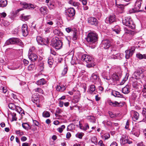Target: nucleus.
<instances>
[{"label":"nucleus","mask_w":146,"mask_h":146,"mask_svg":"<svg viewBox=\"0 0 146 146\" xmlns=\"http://www.w3.org/2000/svg\"><path fill=\"white\" fill-rule=\"evenodd\" d=\"M98 39V35L94 32H90L89 33L86 38L89 44L90 45H94V46H95L94 44L97 43Z\"/></svg>","instance_id":"obj_1"},{"label":"nucleus","mask_w":146,"mask_h":146,"mask_svg":"<svg viewBox=\"0 0 146 146\" xmlns=\"http://www.w3.org/2000/svg\"><path fill=\"white\" fill-rule=\"evenodd\" d=\"M81 60L87 63L86 66L88 67H93L95 65L93 59L90 56L84 54L82 56Z\"/></svg>","instance_id":"obj_2"},{"label":"nucleus","mask_w":146,"mask_h":146,"mask_svg":"<svg viewBox=\"0 0 146 146\" xmlns=\"http://www.w3.org/2000/svg\"><path fill=\"white\" fill-rule=\"evenodd\" d=\"M122 23L124 25L131 29H133L135 27V25L130 17H125L123 19Z\"/></svg>","instance_id":"obj_3"},{"label":"nucleus","mask_w":146,"mask_h":146,"mask_svg":"<svg viewBox=\"0 0 146 146\" xmlns=\"http://www.w3.org/2000/svg\"><path fill=\"white\" fill-rule=\"evenodd\" d=\"M65 15L68 20H72L75 14V11L74 9L70 7L65 11Z\"/></svg>","instance_id":"obj_4"},{"label":"nucleus","mask_w":146,"mask_h":146,"mask_svg":"<svg viewBox=\"0 0 146 146\" xmlns=\"http://www.w3.org/2000/svg\"><path fill=\"white\" fill-rule=\"evenodd\" d=\"M51 44L52 46L57 50L59 49L62 47V43L58 38H53Z\"/></svg>","instance_id":"obj_5"},{"label":"nucleus","mask_w":146,"mask_h":146,"mask_svg":"<svg viewBox=\"0 0 146 146\" xmlns=\"http://www.w3.org/2000/svg\"><path fill=\"white\" fill-rule=\"evenodd\" d=\"M143 2L142 0H137L135 2L134 8L132 9V11L130 10V13L139 11V9H140L141 5Z\"/></svg>","instance_id":"obj_6"},{"label":"nucleus","mask_w":146,"mask_h":146,"mask_svg":"<svg viewBox=\"0 0 146 146\" xmlns=\"http://www.w3.org/2000/svg\"><path fill=\"white\" fill-rule=\"evenodd\" d=\"M21 42V40L18 38H12L7 40L6 42V45H9L10 44H18Z\"/></svg>","instance_id":"obj_7"},{"label":"nucleus","mask_w":146,"mask_h":146,"mask_svg":"<svg viewBox=\"0 0 146 146\" xmlns=\"http://www.w3.org/2000/svg\"><path fill=\"white\" fill-rule=\"evenodd\" d=\"M101 45L102 48L108 49L111 45V42L107 39L103 40L102 42Z\"/></svg>","instance_id":"obj_8"},{"label":"nucleus","mask_w":146,"mask_h":146,"mask_svg":"<svg viewBox=\"0 0 146 146\" xmlns=\"http://www.w3.org/2000/svg\"><path fill=\"white\" fill-rule=\"evenodd\" d=\"M135 47L132 46L131 47L130 49L127 50L125 51V58L126 59H129L130 57L132 56L135 50Z\"/></svg>","instance_id":"obj_9"},{"label":"nucleus","mask_w":146,"mask_h":146,"mask_svg":"<svg viewBox=\"0 0 146 146\" xmlns=\"http://www.w3.org/2000/svg\"><path fill=\"white\" fill-rule=\"evenodd\" d=\"M36 40L38 44L41 45H46L48 44L49 42L48 39L45 40L40 36H37L36 37Z\"/></svg>","instance_id":"obj_10"},{"label":"nucleus","mask_w":146,"mask_h":146,"mask_svg":"<svg viewBox=\"0 0 146 146\" xmlns=\"http://www.w3.org/2000/svg\"><path fill=\"white\" fill-rule=\"evenodd\" d=\"M116 16L115 15H112L107 17L105 19V22L107 23L111 24L116 21Z\"/></svg>","instance_id":"obj_11"},{"label":"nucleus","mask_w":146,"mask_h":146,"mask_svg":"<svg viewBox=\"0 0 146 146\" xmlns=\"http://www.w3.org/2000/svg\"><path fill=\"white\" fill-rule=\"evenodd\" d=\"M120 142L121 144L122 145H124L127 143L130 144L132 143L131 141L128 140L127 137L125 136L122 137L120 139Z\"/></svg>","instance_id":"obj_12"},{"label":"nucleus","mask_w":146,"mask_h":146,"mask_svg":"<svg viewBox=\"0 0 146 146\" xmlns=\"http://www.w3.org/2000/svg\"><path fill=\"white\" fill-rule=\"evenodd\" d=\"M88 22L90 25H96L98 23L97 19L94 17H91L88 19Z\"/></svg>","instance_id":"obj_13"},{"label":"nucleus","mask_w":146,"mask_h":146,"mask_svg":"<svg viewBox=\"0 0 146 146\" xmlns=\"http://www.w3.org/2000/svg\"><path fill=\"white\" fill-rule=\"evenodd\" d=\"M108 52L109 53V54L112 56L111 57L112 58L115 59L117 58V56H118L119 54H118L115 49L111 48L110 50H109L108 51Z\"/></svg>","instance_id":"obj_14"},{"label":"nucleus","mask_w":146,"mask_h":146,"mask_svg":"<svg viewBox=\"0 0 146 146\" xmlns=\"http://www.w3.org/2000/svg\"><path fill=\"white\" fill-rule=\"evenodd\" d=\"M21 4L23 6V8L24 9H29L34 8L33 5L32 4H27L25 2H22L21 3Z\"/></svg>","instance_id":"obj_15"},{"label":"nucleus","mask_w":146,"mask_h":146,"mask_svg":"<svg viewBox=\"0 0 146 146\" xmlns=\"http://www.w3.org/2000/svg\"><path fill=\"white\" fill-rule=\"evenodd\" d=\"M39 11L40 14L43 16L48 14V10L46 7L43 6L40 7L39 9Z\"/></svg>","instance_id":"obj_16"},{"label":"nucleus","mask_w":146,"mask_h":146,"mask_svg":"<svg viewBox=\"0 0 146 146\" xmlns=\"http://www.w3.org/2000/svg\"><path fill=\"white\" fill-rule=\"evenodd\" d=\"M109 104L110 105H112L113 106L115 107H121L124 105V103L123 102H118L117 101H114V102H113L110 101L109 102Z\"/></svg>","instance_id":"obj_17"},{"label":"nucleus","mask_w":146,"mask_h":146,"mask_svg":"<svg viewBox=\"0 0 146 146\" xmlns=\"http://www.w3.org/2000/svg\"><path fill=\"white\" fill-rule=\"evenodd\" d=\"M80 94L79 91H77L76 92V94L74 96L73 100L76 103L78 102L80 100Z\"/></svg>","instance_id":"obj_18"},{"label":"nucleus","mask_w":146,"mask_h":146,"mask_svg":"<svg viewBox=\"0 0 146 146\" xmlns=\"http://www.w3.org/2000/svg\"><path fill=\"white\" fill-rule=\"evenodd\" d=\"M32 100L34 103L37 104L39 102V98L37 94H33L32 97Z\"/></svg>","instance_id":"obj_19"},{"label":"nucleus","mask_w":146,"mask_h":146,"mask_svg":"<svg viewBox=\"0 0 146 146\" xmlns=\"http://www.w3.org/2000/svg\"><path fill=\"white\" fill-rule=\"evenodd\" d=\"M16 114L15 113H10L8 114V117L9 119H11V121H16L17 120V118L16 117Z\"/></svg>","instance_id":"obj_20"},{"label":"nucleus","mask_w":146,"mask_h":146,"mask_svg":"<svg viewBox=\"0 0 146 146\" xmlns=\"http://www.w3.org/2000/svg\"><path fill=\"white\" fill-rule=\"evenodd\" d=\"M29 58L31 61L34 62L38 58V56L35 54L32 53L29 55Z\"/></svg>","instance_id":"obj_21"},{"label":"nucleus","mask_w":146,"mask_h":146,"mask_svg":"<svg viewBox=\"0 0 146 146\" xmlns=\"http://www.w3.org/2000/svg\"><path fill=\"white\" fill-rule=\"evenodd\" d=\"M130 87L129 85H127L122 89V92L125 94H128L130 91Z\"/></svg>","instance_id":"obj_22"},{"label":"nucleus","mask_w":146,"mask_h":146,"mask_svg":"<svg viewBox=\"0 0 146 146\" xmlns=\"http://www.w3.org/2000/svg\"><path fill=\"white\" fill-rule=\"evenodd\" d=\"M96 87L94 85H91L90 86L89 92L91 94H96Z\"/></svg>","instance_id":"obj_23"},{"label":"nucleus","mask_w":146,"mask_h":146,"mask_svg":"<svg viewBox=\"0 0 146 146\" xmlns=\"http://www.w3.org/2000/svg\"><path fill=\"white\" fill-rule=\"evenodd\" d=\"M30 18V15H25L24 14L21 15L20 16L21 19L24 21H27Z\"/></svg>","instance_id":"obj_24"},{"label":"nucleus","mask_w":146,"mask_h":146,"mask_svg":"<svg viewBox=\"0 0 146 146\" xmlns=\"http://www.w3.org/2000/svg\"><path fill=\"white\" fill-rule=\"evenodd\" d=\"M139 117V113L136 111H134L133 115L132 117V119L133 121H135L138 120Z\"/></svg>","instance_id":"obj_25"},{"label":"nucleus","mask_w":146,"mask_h":146,"mask_svg":"<svg viewBox=\"0 0 146 146\" xmlns=\"http://www.w3.org/2000/svg\"><path fill=\"white\" fill-rule=\"evenodd\" d=\"M112 29L113 31L115 32L117 34L119 33L121 31L119 27L117 25L112 28Z\"/></svg>","instance_id":"obj_26"},{"label":"nucleus","mask_w":146,"mask_h":146,"mask_svg":"<svg viewBox=\"0 0 146 146\" xmlns=\"http://www.w3.org/2000/svg\"><path fill=\"white\" fill-rule=\"evenodd\" d=\"M101 135L102 138L105 140L107 139L110 137V135L108 133H101Z\"/></svg>","instance_id":"obj_27"},{"label":"nucleus","mask_w":146,"mask_h":146,"mask_svg":"<svg viewBox=\"0 0 146 146\" xmlns=\"http://www.w3.org/2000/svg\"><path fill=\"white\" fill-rule=\"evenodd\" d=\"M46 83V81L44 78H42L36 82V84L38 85H43Z\"/></svg>","instance_id":"obj_28"},{"label":"nucleus","mask_w":146,"mask_h":146,"mask_svg":"<svg viewBox=\"0 0 146 146\" xmlns=\"http://www.w3.org/2000/svg\"><path fill=\"white\" fill-rule=\"evenodd\" d=\"M91 79L93 81L98 80L99 79V77L96 74L93 73L91 77Z\"/></svg>","instance_id":"obj_29"},{"label":"nucleus","mask_w":146,"mask_h":146,"mask_svg":"<svg viewBox=\"0 0 146 146\" xmlns=\"http://www.w3.org/2000/svg\"><path fill=\"white\" fill-rule=\"evenodd\" d=\"M7 4V0H1L0 1V7H5Z\"/></svg>","instance_id":"obj_30"},{"label":"nucleus","mask_w":146,"mask_h":146,"mask_svg":"<svg viewBox=\"0 0 146 146\" xmlns=\"http://www.w3.org/2000/svg\"><path fill=\"white\" fill-rule=\"evenodd\" d=\"M131 134H132L136 137H138L140 134L138 130L135 129H133L131 132Z\"/></svg>","instance_id":"obj_31"},{"label":"nucleus","mask_w":146,"mask_h":146,"mask_svg":"<svg viewBox=\"0 0 146 146\" xmlns=\"http://www.w3.org/2000/svg\"><path fill=\"white\" fill-rule=\"evenodd\" d=\"M53 33L55 35L59 36H62L63 34L62 32L60 31L59 29H55L54 30Z\"/></svg>","instance_id":"obj_32"},{"label":"nucleus","mask_w":146,"mask_h":146,"mask_svg":"<svg viewBox=\"0 0 146 146\" xmlns=\"http://www.w3.org/2000/svg\"><path fill=\"white\" fill-rule=\"evenodd\" d=\"M66 89V88L64 85L57 86L56 87V90L59 91H63Z\"/></svg>","instance_id":"obj_33"},{"label":"nucleus","mask_w":146,"mask_h":146,"mask_svg":"<svg viewBox=\"0 0 146 146\" xmlns=\"http://www.w3.org/2000/svg\"><path fill=\"white\" fill-rule=\"evenodd\" d=\"M15 110L19 114H25L23 110L22 109V108L18 106H17V108Z\"/></svg>","instance_id":"obj_34"},{"label":"nucleus","mask_w":146,"mask_h":146,"mask_svg":"<svg viewBox=\"0 0 146 146\" xmlns=\"http://www.w3.org/2000/svg\"><path fill=\"white\" fill-rule=\"evenodd\" d=\"M17 106L13 103H10L8 105L9 108L13 110H15Z\"/></svg>","instance_id":"obj_35"},{"label":"nucleus","mask_w":146,"mask_h":146,"mask_svg":"<svg viewBox=\"0 0 146 146\" xmlns=\"http://www.w3.org/2000/svg\"><path fill=\"white\" fill-rule=\"evenodd\" d=\"M112 79L114 81H117L119 80V77L116 74H113L112 76Z\"/></svg>","instance_id":"obj_36"},{"label":"nucleus","mask_w":146,"mask_h":146,"mask_svg":"<svg viewBox=\"0 0 146 146\" xmlns=\"http://www.w3.org/2000/svg\"><path fill=\"white\" fill-rule=\"evenodd\" d=\"M42 116L44 117H48L50 116V113L47 111H44L42 114Z\"/></svg>","instance_id":"obj_37"},{"label":"nucleus","mask_w":146,"mask_h":146,"mask_svg":"<svg viewBox=\"0 0 146 146\" xmlns=\"http://www.w3.org/2000/svg\"><path fill=\"white\" fill-rule=\"evenodd\" d=\"M113 95L115 96L118 97H123L122 95L119 92H117L114 91L113 92Z\"/></svg>","instance_id":"obj_38"},{"label":"nucleus","mask_w":146,"mask_h":146,"mask_svg":"<svg viewBox=\"0 0 146 146\" xmlns=\"http://www.w3.org/2000/svg\"><path fill=\"white\" fill-rule=\"evenodd\" d=\"M140 75V74L139 72H136L133 74V77L136 79H138L139 78Z\"/></svg>","instance_id":"obj_39"},{"label":"nucleus","mask_w":146,"mask_h":146,"mask_svg":"<svg viewBox=\"0 0 146 146\" xmlns=\"http://www.w3.org/2000/svg\"><path fill=\"white\" fill-rule=\"evenodd\" d=\"M68 67L66 65H65L64 66V69L61 73L62 76H64L67 73L68 70Z\"/></svg>","instance_id":"obj_40"},{"label":"nucleus","mask_w":146,"mask_h":146,"mask_svg":"<svg viewBox=\"0 0 146 146\" xmlns=\"http://www.w3.org/2000/svg\"><path fill=\"white\" fill-rule=\"evenodd\" d=\"M142 114L143 116V121H146V109L143 108L142 111Z\"/></svg>","instance_id":"obj_41"},{"label":"nucleus","mask_w":146,"mask_h":146,"mask_svg":"<svg viewBox=\"0 0 146 146\" xmlns=\"http://www.w3.org/2000/svg\"><path fill=\"white\" fill-rule=\"evenodd\" d=\"M33 91L35 92H38L41 94H43L44 93L43 90L42 89L39 88H37L34 89Z\"/></svg>","instance_id":"obj_42"},{"label":"nucleus","mask_w":146,"mask_h":146,"mask_svg":"<svg viewBox=\"0 0 146 146\" xmlns=\"http://www.w3.org/2000/svg\"><path fill=\"white\" fill-rule=\"evenodd\" d=\"M22 126L24 128L27 130H28L29 128V124L27 123H23Z\"/></svg>","instance_id":"obj_43"},{"label":"nucleus","mask_w":146,"mask_h":146,"mask_svg":"<svg viewBox=\"0 0 146 146\" xmlns=\"http://www.w3.org/2000/svg\"><path fill=\"white\" fill-rule=\"evenodd\" d=\"M87 118L91 122H94L95 121V117L93 116H88L87 117Z\"/></svg>","instance_id":"obj_44"},{"label":"nucleus","mask_w":146,"mask_h":146,"mask_svg":"<svg viewBox=\"0 0 146 146\" xmlns=\"http://www.w3.org/2000/svg\"><path fill=\"white\" fill-rule=\"evenodd\" d=\"M16 13L13 12H11L10 13V15L8 16L9 18H11L12 20L16 16Z\"/></svg>","instance_id":"obj_45"},{"label":"nucleus","mask_w":146,"mask_h":146,"mask_svg":"<svg viewBox=\"0 0 146 146\" xmlns=\"http://www.w3.org/2000/svg\"><path fill=\"white\" fill-rule=\"evenodd\" d=\"M84 135V133H78L76 135V136L77 137L81 139L82 138Z\"/></svg>","instance_id":"obj_46"},{"label":"nucleus","mask_w":146,"mask_h":146,"mask_svg":"<svg viewBox=\"0 0 146 146\" xmlns=\"http://www.w3.org/2000/svg\"><path fill=\"white\" fill-rule=\"evenodd\" d=\"M74 125L73 124H70L69 125H68L67 130V131H71L72 130L74 127Z\"/></svg>","instance_id":"obj_47"},{"label":"nucleus","mask_w":146,"mask_h":146,"mask_svg":"<svg viewBox=\"0 0 146 146\" xmlns=\"http://www.w3.org/2000/svg\"><path fill=\"white\" fill-rule=\"evenodd\" d=\"M144 55V54H141L139 53L137 54H136L137 57L140 60L142 59L143 58L145 59Z\"/></svg>","instance_id":"obj_48"},{"label":"nucleus","mask_w":146,"mask_h":146,"mask_svg":"<svg viewBox=\"0 0 146 146\" xmlns=\"http://www.w3.org/2000/svg\"><path fill=\"white\" fill-rule=\"evenodd\" d=\"M0 90L4 93H5L7 91V90L5 87H1Z\"/></svg>","instance_id":"obj_49"},{"label":"nucleus","mask_w":146,"mask_h":146,"mask_svg":"<svg viewBox=\"0 0 146 146\" xmlns=\"http://www.w3.org/2000/svg\"><path fill=\"white\" fill-rule=\"evenodd\" d=\"M39 69L40 71H43L44 69V64L43 62H41L39 65Z\"/></svg>","instance_id":"obj_50"},{"label":"nucleus","mask_w":146,"mask_h":146,"mask_svg":"<svg viewBox=\"0 0 146 146\" xmlns=\"http://www.w3.org/2000/svg\"><path fill=\"white\" fill-rule=\"evenodd\" d=\"M23 35L24 36H26L28 34V31L27 29L22 30Z\"/></svg>","instance_id":"obj_51"},{"label":"nucleus","mask_w":146,"mask_h":146,"mask_svg":"<svg viewBox=\"0 0 146 146\" xmlns=\"http://www.w3.org/2000/svg\"><path fill=\"white\" fill-rule=\"evenodd\" d=\"M54 60L52 59H49L48 61V62L49 65H50V67H51L52 65H53V63Z\"/></svg>","instance_id":"obj_52"},{"label":"nucleus","mask_w":146,"mask_h":146,"mask_svg":"<svg viewBox=\"0 0 146 146\" xmlns=\"http://www.w3.org/2000/svg\"><path fill=\"white\" fill-rule=\"evenodd\" d=\"M77 38V34L76 32H73V37L72 39L73 40H76Z\"/></svg>","instance_id":"obj_53"},{"label":"nucleus","mask_w":146,"mask_h":146,"mask_svg":"<svg viewBox=\"0 0 146 146\" xmlns=\"http://www.w3.org/2000/svg\"><path fill=\"white\" fill-rule=\"evenodd\" d=\"M129 120H127L125 126V128L126 129H128L129 128Z\"/></svg>","instance_id":"obj_54"},{"label":"nucleus","mask_w":146,"mask_h":146,"mask_svg":"<svg viewBox=\"0 0 146 146\" xmlns=\"http://www.w3.org/2000/svg\"><path fill=\"white\" fill-rule=\"evenodd\" d=\"M27 28L28 26L27 24H24L22 26L21 29L22 30H23L24 29L26 30L27 29Z\"/></svg>","instance_id":"obj_55"},{"label":"nucleus","mask_w":146,"mask_h":146,"mask_svg":"<svg viewBox=\"0 0 146 146\" xmlns=\"http://www.w3.org/2000/svg\"><path fill=\"white\" fill-rule=\"evenodd\" d=\"M89 128V126L88 124L87 123L85 124V127H84L83 128V130L84 131H86Z\"/></svg>","instance_id":"obj_56"},{"label":"nucleus","mask_w":146,"mask_h":146,"mask_svg":"<svg viewBox=\"0 0 146 146\" xmlns=\"http://www.w3.org/2000/svg\"><path fill=\"white\" fill-rule=\"evenodd\" d=\"M66 31L68 33L73 31L72 29L70 27L67 28L66 29Z\"/></svg>","instance_id":"obj_57"},{"label":"nucleus","mask_w":146,"mask_h":146,"mask_svg":"<svg viewBox=\"0 0 146 146\" xmlns=\"http://www.w3.org/2000/svg\"><path fill=\"white\" fill-rule=\"evenodd\" d=\"M15 133L17 134H19L20 135H22L23 133H22L21 132V131L20 130L16 131Z\"/></svg>","instance_id":"obj_58"},{"label":"nucleus","mask_w":146,"mask_h":146,"mask_svg":"<svg viewBox=\"0 0 146 146\" xmlns=\"http://www.w3.org/2000/svg\"><path fill=\"white\" fill-rule=\"evenodd\" d=\"M117 144L115 142H113L110 146H117Z\"/></svg>","instance_id":"obj_59"},{"label":"nucleus","mask_w":146,"mask_h":146,"mask_svg":"<svg viewBox=\"0 0 146 146\" xmlns=\"http://www.w3.org/2000/svg\"><path fill=\"white\" fill-rule=\"evenodd\" d=\"M71 133L69 132H68L66 134V137L67 138H69L71 137Z\"/></svg>","instance_id":"obj_60"},{"label":"nucleus","mask_w":146,"mask_h":146,"mask_svg":"<svg viewBox=\"0 0 146 146\" xmlns=\"http://www.w3.org/2000/svg\"><path fill=\"white\" fill-rule=\"evenodd\" d=\"M108 113L109 115L111 118H113L114 117V115L112 112H109Z\"/></svg>","instance_id":"obj_61"},{"label":"nucleus","mask_w":146,"mask_h":146,"mask_svg":"<svg viewBox=\"0 0 146 146\" xmlns=\"http://www.w3.org/2000/svg\"><path fill=\"white\" fill-rule=\"evenodd\" d=\"M98 144L101 146H105L104 145L103 143V141L101 140L99 141Z\"/></svg>","instance_id":"obj_62"},{"label":"nucleus","mask_w":146,"mask_h":146,"mask_svg":"<svg viewBox=\"0 0 146 146\" xmlns=\"http://www.w3.org/2000/svg\"><path fill=\"white\" fill-rule=\"evenodd\" d=\"M27 139V137L25 136H23L21 138V140L23 141H25Z\"/></svg>","instance_id":"obj_63"},{"label":"nucleus","mask_w":146,"mask_h":146,"mask_svg":"<svg viewBox=\"0 0 146 146\" xmlns=\"http://www.w3.org/2000/svg\"><path fill=\"white\" fill-rule=\"evenodd\" d=\"M59 123H60V122H59V121L58 120L54 121V123H53L55 125H58L59 124Z\"/></svg>","instance_id":"obj_64"}]
</instances>
